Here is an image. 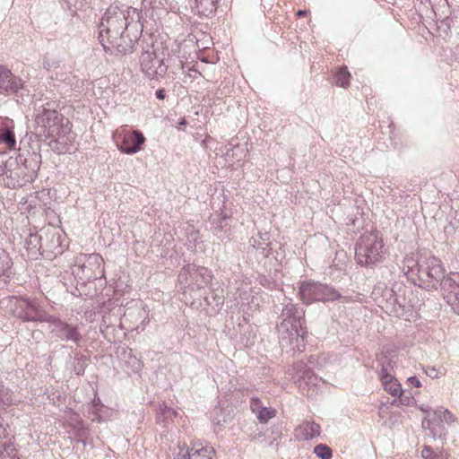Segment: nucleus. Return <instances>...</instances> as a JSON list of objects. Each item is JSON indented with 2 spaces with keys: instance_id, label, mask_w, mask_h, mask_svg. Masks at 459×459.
Masks as SVG:
<instances>
[{
  "instance_id": "obj_1",
  "label": "nucleus",
  "mask_w": 459,
  "mask_h": 459,
  "mask_svg": "<svg viewBox=\"0 0 459 459\" xmlns=\"http://www.w3.org/2000/svg\"><path fill=\"white\" fill-rule=\"evenodd\" d=\"M142 13L136 8L115 3L106 10L100 23L99 39L106 51L127 55L134 51L143 30Z\"/></svg>"
},
{
  "instance_id": "obj_2",
  "label": "nucleus",
  "mask_w": 459,
  "mask_h": 459,
  "mask_svg": "<svg viewBox=\"0 0 459 459\" xmlns=\"http://www.w3.org/2000/svg\"><path fill=\"white\" fill-rule=\"evenodd\" d=\"M278 325L280 344L282 349L290 347L293 351H302L307 334L305 326V311L291 302L284 305Z\"/></svg>"
},
{
  "instance_id": "obj_3",
  "label": "nucleus",
  "mask_w": 459,
  "mask_h": 459,
  "mask_svg": "<svg viewBox=\"0 0 459 459\" xmlns=\"http://www.w3.org/2000/svg\"><path fill=\"white\" fill-rule=\"evenodd\" d=\"M35 123L39 133L47 138L55 139V143H66L72 125L68 118L57 111L54 102H47L36 109Z\"/></svg>"
},
{
  "instance_id": "obj_4",
  "label": "nucleus",
  "mask_w": 459,
  "mask_h": 459,
  "mask_svg": "<svg viewBox=\"0 0 459 459\" xmlns=\"http://www.w3.org/2000/svg\"><path fill=\"white\" fill-rule=\"evenodd\" d=\"M41 163V156L36 152H28L27 156L20 154L14 160H8L4 175L8 181L6 186L15 188L31 182L37 176Z\"/></svg>"
},
{
  "instance_id": "obj_5",
  "label": "nucleus",
  "mask_w": 459,
  "mask_h": 459,
  "mask_svg": "<svg viewBox=\"0 0 459 459\" xmlns=\"http://www.w3.org/2000/svg\"><path fill=\"white\" fill-rule=\"evenodd\" d=\"M415 275L413 283L426 290H437L441 279L446 274L442 261L434 255H420L414 266L410 269Z\"/></svg>"
},
{
  "instance_id": "obj_6",
  "label": "nucleus",
  "mask_w": 459,
  "mask_h": 459,
  "mask_svg": "<svg viewBox=\"0 0 459 459\" xmlns=\"http://www.w3.org/2000/svg\"><path fill=\"white\" fill-rule=\"evenodd\" d=\"M103 259L99 254H79L71 266L77 285L75 291L72 292L74 296H81L78 285L85 286L87 282L94 281L104 275L102 267Z\"/></svg>"
},
{
  "instance_id": "obj_7",
  "label": "nucleus",
  "mask_w": 459,
  "mask_h": 459,
  "mask_svg": "<svg viewBox=\"0 0 459 459\" xmlns=\"http://www.w3.org/2000/svg\"><path fill=\"white\" fill-rule=\"evenodd\" d=\"M384 243L377 230L362 234L355 247L357 264L361 266H371L383 260Z\"/></svg>"
},
{
  "instance_id": "obj_8",
  "label": "nucleus",
  "mask_w": 459,
  "mask_h": 459,
  "mask_svg": "<svg viewBox=\"0 0 459 459\" xmlns=\"http://www.w3.org/2000/svg\"><path fill=\"white\" fill-rule=\"evenodd\" d=\"M299 295L306 304L315 301H334L342 297L333 287L315 281L302 282L299 287Z\"/></svg>"
},
{
  "instance_id": "obj_9",
  "label": "nucleus",
  "mask_w": 459,
  "mask_h": 459,
  "mask_svg": "<svg viewBox=\"0 0 459 459\" xmlns=\"http://www.w3.org/2000/svg\"><path fill=\"white\" fill-rule=\"evenodd\" d=\"M181 284H186L194 289H202L207 286L212 280V272L204 267L194 264L185 265L178 274Z\"/></svg>"
},
{
  "instance_id": "obj_10",
  "label": "nucleus",
  "mask_w": 459,
  "mask_h": 459,
  "mask_svg": "<svg viewBox=\"0 0 459 459\" xmlns=\"http://www.w3.org/2000/svg\"><path fill=\"white\" fill-rule=\"evenodd\" d=\"M140 64L143 73L150 79L163 77L168 70V66L162 59L156 56L154 51H143L140 57Z\"/></svg>"
},
{
  "instance_id": "obj_11",
  "label": "nucleus",
  "mask_w": 459,
  "mask_h": 459,
  "mask_svg": "<svg viewBox=\"0 0 459 459\" xmlns=\"http://www.w3.org/2000/svg\"><path fill=\"white\" fill-rule=\"evenodd\" d=\"M49 327L51 333L61 341H71L78 344L82 340V335L77 326L69 325L58 317L54 316Z\"/></svg>"
},
{
  "instance_id": "obj_12",
  "label": "nucleus",
  "mask_w": 459,
  "mask_h": 459,
  "mask_svg": "<svg viewBox=\"0 0 459 459\" xmlns=\"http://www.w3.org/2000/svg\"><path fill=\"white\" fill-rule=\"evenodd\" d=\"M23 89L22 80L0 65V94L12 95Z\"/></svg>"
},
{
  "instance_id": "obj_13",
  "label": "nucleus",
  "mask_w": 459,
  "mask_h": 459,
  "mask_svg": "<svg viewBox=\"0 0 459 459\" xmlns=\"http://www.w3.org/2000/svg\"><path fill=\"white\" fill-rule=\"evenodd\" d=\"M145 141L146 139L141 131L133 130L132 132L126 133L123 135L122 141L118 145V149L125 154L132 155L141 150L142 145Z\"/></svg>"
},
{
  "instance_id": "obj_14",
  "label": "nucleus",
  "mask_w": 459,
  "mask_h": 459,
  "mask_svg": "<svg viewBox=\"0 0 459 459\" xmlns=\"http://www.w3.org/2000/svg\"><path fill=\"white\" fill-rule=\"evenodd\" d=\"M438 286L448 304L459 305V283L452 277V273L445 274Z\"/></svg>"
},
{
  "instance_id": "obj_15",
  "label": "nucleus",
  "mask_w": 459,
  "mask_h": 459,
  "mask_svg": "<svg viewBox=\"0 0 459 459\" xmlns=\"http://www.w3.org/2000/svg\"><path fill=\"white\" fill-rule=\"evenodd\" d=\"M211 229L213 234L218 238L223 239L230 234V218L223 212L216 213L210 218Z\"/></svg>"
},
{
  "instance_id": "obj_16",
  "label": "nucleus",
  "mask_w": 459,
  "mask_h": 459,
  "mask_svg": "<svg viewBox=\"0 0 459 459\" xmlns=\"http://www.w3.org/2000/svg\"><path fill=\"white\" fill-rule=\"evenodd\" d=\"M54 316L48 314L35 304L30 303L28 304L22 320L26 322H47L50 324Z\"/></svg>"
},
{
  "instance_id": "obj_17",
  "label": "nucleus",
  "mask_w": 459,
  "mask_h": 459,
  "mask_svg": "<svg viewBox=\"0 0 459 459\" xmlns=\"http://www.w3.org/2000/svg\"><path fill=\"white\" fill-rule=\"evenodd\" d=\"M234 289L236 291L233 293V296L237 305H243L246 302H248L249 291L251 290L249 283L236 281L234 283Z\"/></svg>"
},
{
  "instance_id": "obj_18",
  "label": "nucleus",
  "mask_w": 459,
  "mask_h": 459,
  "mask_svg": "<svg viewBox=\"0 0 459 459\" xmlns=\"http://www.w3.org/2000/svg\"><path fill=\"white\" fill-rule=\"evenodd\" d=\"M320 426L314 421H306L298 429L303 439L309 440L320 436Z\"/></svg>"
},
{
  "instance_id": "obj_19",
  "label": "nucleus",
  "mask_w": 459,
  "mask_h": 459,
  "mask_svg": "<svg viewBox=\"0 0 459 459\" xmlns=\"http://www.w3.org/2000/svg\"><path fill=\"white\" fill-rule=\"evenodd\" d=\"M192 459H214L215 450L210 445H194L191 447Z\"/></svg>"
},
{
  "instance_id": "obj_20",
  "label": "nucleus",
  "mask_w": 459,
  "mask_h": 459,
  "mask_svg": "<svg viewBox=\"0 0 459 459\" xmlns=\"http://www.w3.org/2000/svg\"><path fill=\"white\" fill-rule=\"evenodd\" d=\"M12 261L7 254L4 252L0 253V281L4 284L7 283L11 277Z\"/></svg>"
},
{
  "instance_id": "obj_21",
  "label": "nucleus",
  "mask_w": 459,
  "mask_h": 459,
  "mask_svg": "<svg viewBox=\"0 0 459 459\" xmlns=\"http://www.w3.org/2000/svg\"><path fill=\"white\" fill-rule=\"evenodd\" d=\"M12 261L7 254L4 252L0 253V281L4 284L7 283L11 277Z\"/></svg>"
},
{
  "instance_id": "obj_22",
  "label": "nucleus",
  "mask_w": 459,
  "mask_h": 459,
  "mask_svg": "<svg viewBox=\"0 0 459 459\" xmlns=\"http://www.w3.org/2000/svg\"><path fill=\"white\" fill-rule=\"evenodd\" d=\"M178 415V411L168 407L165 403H161L157 409L156 420L166 425L169 420H173V418L177 417Z\"/></svg>"
},
{
  "instance_id": "obj_23",
  "label": "nucleus",
  "mask_w": 459,
  "mask_h": 459,
  "mask_svg": "<svg viewBox=\"0 0 459 459\" xmlns=\"http://www.w3.org/2000/svg\"><path fill=\"white\" fill-rule=\"evenodd\" d=\"M382 383L385 390L391 395L396 396L401 394V385L396 380L393 379L391 375H382Z\"/></svg>"
},
{
  "instance_id": "obj_24",
  "label": "nucleus",
  "mask_w": 459,
  "mask_h": 459,
  "mask_svg": "<svg viewBox=\"0 0 459 459\" xmlns=\"http://www.w3.org/2000/svg\"><path fill=\"white\" fill-rule=\"evenodd\" d=\"M198 13L208 16L216 11V0H195Z\"/></svg>"
},
{
  "instance_id": "obj_25",
  "label": "nucleus",
  "mask_w": 459,
  "mask_h": 459,
  "mask_svg": "<svg viewBox=\"0 0 459 459\" xmlns=\"http://www.w3.org/2000/svg\"><path fill=\"white\" fill-rule=\"evenodd\" d=\"M293 370L295 371V377L299 385L302 387V382L310 374L311 369L307 368V364L303 361H298L294 364Z\"/></svg>"
},
{
  "instance_id": "obj_26",
  "label": "nucleus",
  "mask_w": 459,
  "mask_h": 459,
  "mask_svg": "<svg viewBox=\"0 0 459 459\" xmlns=\"http://www.w3.org/2000/svg\"><path fill=\"white\" fill-rule=\"evenodd\" d=\"M0 142L4 143L8 149H14L16 139L13 131L8 127L0 129Z\"/></svg>"
},
{
  "instance_id": "obj_27",
  "label": "nucleus",
  "mask_w": 459,
  "mask_h": 459,
  "mask_svg": "<svg viewBox=\"0 0 459 459\" xmlns=\"http://www.w3.org/2000/svg\"><path fill=\"white\" fill-rule=\"evenodd\" d=\"M350 79L351 74L347 67L341 68L333 77L334 83L342 88H347L350 85Z\"/></svg>"
},
{
  "instance_id": "obj_28",
  "label": "nucleus",
  "mask_w": 459,
  "mask_h": 459,
  "mask_svg": "<svg viewBox=\"0 0 459 459\" xmlns=\"http://www.w3.org/2000/svg\"><path fill=\"white\" fill-rule=\"evenodd\" d=\"M433 416L437 417L438 425L443 421L451 424L455 420L454 414L447 409H437V411H433Z\"/></svg>"
},
{
  "instance_id": "obj_29",
  "label": "nucleus",
  "mask_w": 459,
  "mask_h": 459,
  "mask_svg": "<svg viewBox=\"0 0 459 459\" xmlns=\"http://www.w3.org/2000/svg\"><path fill=\"white\" fill-rule=\"evenodd\" d=\"M421 426L423 429H429L433 437H436L438 435L437 427L439 425L436 416H434L433 419L425 417L422 420Z\"/></svg>"
},
{
  "instance_id": "obj_30",
  "label": "nucleus",
  "mask_w": 459,
  "mask_h": 459,
  "mask_svg": "<svg viewBox=\"0 0 459 459\" xmlns=\"http://www.w3.org/2000/svg\"><path fill=\"white\" fill-rule=\"evenodd\" d=\"M314 453L321 459H331L333 456L332 449L325 444L316 445Z\"/></svg>"
},
{
  "instance_id": "obj_31",
  "label": "nucleus",
  "mask_w": 459,
  "mask_h": 459,
  "mask_svg": "<svg viewBox=\"0 0 459 459\" xmlns=\"http://www.w3.org/2000/svg\"><path fill=\"white\" fill-rule=\"evenodd\" d=\"M275 416V411L271 408L263 407L257 411V419L261 423H266Z\"/></svg>"
},
{
  "instance_id": "obj_32",
  "label": "nucleus",
  "mask_w": 459,
  "mask_h": 459,
  "mask_svg": "<svg viewBox=\"0 0 459 459\" xmlns=\"http://www.w3.org/2000/svg\"><path fill=\"white\" fill-rule=\"evenodd\" d=\"M424 459H446L442 454H437L429 446H424L421 451Z\"/></svg>"
},
{
  "instance_id": "obj_33",
  "label": "nucleus",
  "mask_w": 459,
  "mask_h": 459,
  "mask_svg": "<svg viewBox=\"0 0 459 459\" xmlns=\"http://www.w3.org/2000/svg\"><path fill=\"white\" fill-rule=\"evenodd\" d=\"M321 381V378H319L317 376H316L312 371L309 375L303 380L302 385H305L307 386H316L318 382Z\"/></svg>"
},
{
  "instance_id": "obj_34",
  "label": "nucleus",
  "mask_w": 459,
  "mask_h": 459,
  "mask_svg": "<svg viewBox=\"0 0 459 459\" xmlns=\"http://www.w3.org/2000/svg\"><path fill=\"white\" fill-rule=\"evenodd\" d=\"M191 447L187 448L185 446L179 447L178 453L175 455V459H192Z\"/></svg>"
},
{
  "instance_id": "obj_35",
  "label": "nucleus",
  "mask_w": 459,
  "mask_h": 459,
  "mask_svg": "<svg viewBox=\"0 0 459 459\" xmlns=\"http://www.w3.org/2000/svg\"><path fill=\"white\" fill-rule=\"evenodd\" d=\"M4 450L11 459H20L16 456V448L12 442L5 443L4 445Z\"/></svg>"
},
{
  "instance_id": "obj_36",
  "label": "nucleus",
  "mask_w": 459,
  "mask_h": 459,
  "mask_svg": "<svg viewBox=\"0 0 459 459\" xmlns=\"http://www.w3.org/2000/svg\"><path fill=\"white\" fill-rule=\"evenodd\" d=\"M60 65V63L58 60L55 59H45L43 61V68L47 71H51L53 69L58 68Z\"/></svg>"
},
{
  "instance_id": "obj_37",
  "label": "nucleus",
  "mask_w": 459,
  "mask_h": 459,
  "mask_svg": "<svg viewBox=\"0 0 459 459\" xmlns=\"http://www.w3.org/2000/svg\"><path fill=\"white\" fill-rule=\"evenodd\" d=\"M257 236L259 238V240L256 239L255 238H252V239L250 240V245L253 246L254 247H255L256 245H258L257 248H259L260 240L263 242H265L268 239V234L267 233H258Z\"/></svg>"
},
{
  "instance_id": "obj_38",
  "label": "nucleus",
  "mask_w": 459,
  "mask_h": 459,
  "mask_svg": "<svg viewBox=\"0 0 459 459\" xmlns=\"http://www.w3.org/2000/svg\"><path fill=\"white\" fill-rule=\"evenodd\" d=\"M89 434V430L88 429L86 428H80L77 431V442H82L83 445H85V440L84 438L87 437V435Z\"/></svg>"
},
{
  "instance_id": "obj_39",
  "label": "nucleus",
  "mask_w": 459,
  "mask_h": 459,
  "mask_svg": "<svg viewBox=\"0 0 459 459\" xmlns=\"http://www.w3.org/2000/svg\"><path fill=\"white\" fill-rule=\"evenodd\" d=\"M250 407L252 409L253 411H258L261 408H263L261 406V401L259 398H256V397H253L250 401Z\"/></svg>"
},
{
  "instance_id": "obj_40",
  "label": "nucleus",
  "mask_w": 459,
  "mask_h": 459,
  "mask_svg": "<svg viewBox=\"0 0 459 459\" xmlns=\"http://www.w3.org/2000/svg\"><path fill=\"white\" fill-rule=\"evenodd\" d=\"M425 373H426L427 376H429V377H431L433 379L434 378H437L438 377V374H439L438 370L436 369L435 368H427L425 369Z\"/></svg>"
},
{
  "instance_id": "obj_41",
  "label": "nucleus",
  "mask_w": 459,
  "mask_h": 459,
  "mask_svg": "<svg viewBox=\"0 0 459 459\" xmlns=\"http://www.w3.org/2000/svg\"><path fill=\"white\" fill-rule=\"evenodd\" d=\"M408 383L410 385H412V386H415V387H420L421 386V383L420 381L419 380V378L417 377H411L408 378Z\"/></svg>"
},
{
  "instance_id": "obj_42",
  "label": "nucleus",
  "mask_w": 459,
  "mask_h": 459,
  "mask_svg": "<svg viewBox=\"0 0 459 459\" xmlns=\"http://www.w3.org/2000/svg\"><path fill=\"white\" fill-rule=\"evenodd\" d=\"M420 410L426 413V417H430V415L433 414V411H435L431 407L424 404L420 406Z\"/></svg>"
},
{
  "instance_id": "obj_43",
  "label": "nucleus",
  "mask_w": 459,
  "mask_h": 459,
  "mask_svg": "<svg viewBox=\"0 0 459 459\" xmlns=\"http://www.w3.org/2000/svg\"><path fill=\"white\" fill-rule=\"evenodd\" d=\"M155 96L159 100H163L165 98V96H166L164 89L157 90L156 92H155Z\"/></svg>"
},
{
  "instance_id": "obj_44",
  "label": "nucleus",
  "mask_w": 459,
  "mask_h": 459,
  "mask_svg": "<svg viewBox=\"0 0 459 459\" xmlns=\"http://www.w3.org/2000/svg\"><path fill=\"white\" fill-rule=\"evenodd\" d=\"M39 238L38 235H30V240H26V244L32 245L34 242H39Z\"/></svg>"
},
{
  "instance_id": "obj_45",
  "label": "nucleus",
  "mask_w": 459,
  "mask_h": 459,
  "mask_svg": "<svg viewBox=\"0 0 459 459\" xmlns=\"http://www.w3.org/2000/svg\"><path fill=\"white\" fill-rule=\"evenodd\" d=\"M307 11H306V10H299V11L297 12V15H298L299 17L305 16V15H307Z\"/></svg>"
},
{
  "instance_id": "obj_46",
  "label": "nucleus",
  "mask_w": 459,
  "mask_h": 459,
  "mask_svg": "<svg viewBox=\"0 0 459 459\" xmlns=\"http://www.w3.org/2000/svg\"><path fill=\"white\" fill-rule=\"evenodd\" d=\"M382 375H389V374L387 373V370H386L385 368H384L381 369V375H380V377H381V378H382Z\"/></svg>"
},
{
  "instance_id": "obj_47",
  "label": "nucleus",
  "mask_w": 459,
  "mask_h": 459,
  "mask_svg": "<svg viewBox=\"0 0 459 459\" xmlns=\"http://www.w3.org/2000/svg\"><path fill=\"white\" fill-rule=\"evenodd\" d=\"M179 125H180V126H185V125H186V120L185 118H182V119L180 120V122H179Z\"/></svg>"
},
{
  "instance_id": "obj_48",
  "label": "nucleus",
  "mask_w": 459,
  "mask_h": 459,
  "mask_svg": "<svg viewBox=\"0 0 459 459\" xmlns=\"http://www.w3.org/2000/svg\"><path fill=\"white\" fill-rule=\"evenodd\" d=\"M3 420L2 418L0 417V429L3 428V423H2Z\"/></svg>"
}]
</instances>
